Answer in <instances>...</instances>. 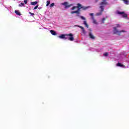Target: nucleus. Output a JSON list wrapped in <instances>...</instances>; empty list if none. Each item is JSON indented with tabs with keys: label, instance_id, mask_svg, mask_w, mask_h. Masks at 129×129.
Wrapping results in <instances>:
<instances>
[{
	"label": "nucleus",
	"instance_id": "nucleus-2",
	"mask_svg": "<svg viewBox=\"0 0 129 129\" xmlns=\"http://www.w3.org/2000/svg\"><path fill=\"white\" fill-rule=\"evenodd\" d=\"M106 0H103V1L100 3V9H101L102 12H103L104 11V7L105 6H107V5H108V3L106 1Z\"/></svg>",
	"mask_w": 129,
	"mask_h": 129
},
{
	"label": "nucleus",
	"instance_id": "nucleus-29",
	"mask_svg": "<svg viewBox=\"0 0 129 129\" xmlns=\"http://www.w3.org/2000/svg\"><path fill=\"white\" fill-rule=\"evenodd\" d=\"M30 15H31L32 16H35V14L32 13L31 12H29Z\"/></svg>",
	"mask_w": 129,
	"mask_h": 129
},
{
	"label": "nucleus",
	"instance_id": "nucleus-14",
	"mask_svg": "<svg viewBox=\"0 0 129 129\" xmlns=\"http://www.w3.org/2000/svg\"><path fill=\"white\" fill-rule=\"evenodd\" d=\"M37 4H38V2L35 1L34 2H31V5L32 6H35V5H37Z\"/></svg>",
	"mask_w": 129,
	"mask_h": 129
},
{
	"label": "nucleus",
	"instance_id": "nucleus-31",
	"mask_svg": "<svg viewBox=\"0 0 129 129\" xmlns=\"http://www.w3.org/2000/svg\"><path fill=\"white\" fill-rule=\"evenodd\" d=\"M94 3H95V4H96V3H98V0H95Z\"/></svg>",
	"mask_w": 129,
	"mask_h": 129
},
{
	"label": "nucleus",
	"instance_id": "nucleus-18",
	"mask_svg": "<svg viewBox=\"0 0 129 129\" xmlns=\"http://www.w3.org/2000/svg\"><path fill=\"white\" fill-rule=\"evenodd\" d=\"M103 56H105V57H106V56H108V53L105 52V53H103Z\"/></svg>",
	"mask_w": 129,
	"mask_h": 129
},
{
	"label": "nucleus",
	"instance_id": "nucleus-27",
	"mask_svg": "<svg viewBox=\"0 0 129 129\" xmlns=\"http://www.w3.org/2000/svg\"><path fill=\"white\" fill-rule=\"evenodd\" d=\"M104 21H105V18H103L102 20V22L103 23V24H104Z\"/></svg>",
	"mask_w": 129,
	"mask_h": 129
},
{
	"label": "nucleus",
	"instance_id": "nucleus-1",
	"mask_svg": "<svg viewBox=\"0 0 129 129\" xmlns=\"http://www.w3.org/2000/svg\"><path fill=\"white\" fill-rule=\"evenodd\" d=\"M67 37H70L68 38L69 41H74V37H73V34L72 33H70L68 34H61V35L58 36V38L60 39H64L65 40L67 39Z\"/></svg>",
	"mask_w": 129,
	"mask_h": 129
},
{
	"label": "nucleus",
	"instance_id": "nucleus-13",
	"mask_svg": "<svg viewBox=\"0 0 129 129\" xmlns=\"http://www.w3.org/2000/svg\"><path fill=\"white\" fill-rule=\"evenodd\" d=\"M15 14H16V15H18V16H21V13H20V12H19V11H18V10H15Z\"/></svg>",
	"mask_w": 129,
	"mask_h": 129
},
{
	"label": "nucleus",
	"instance_id": "nucleus-16",
	"mask_svg": "<svg viewBox=\"0 0 129 129\" xmlns=\"http://www.w3.org/2000/svg\"><path fill=\"white\" fill-rule=\"evenodd\" d=\"M76 8H77V6H74L73 8L71 9L72 11H74Z\"/></svg>",
	"mask_w": 129,
	"mask_h": 129
},
{
	"label": "nucleus",
	"instance_id": "nucleus-26",
	"mask_svg": "<svg viewBox=\"0 0 129 129\" xmlns=\"http://www.w3.org/2000/svg\"><path fill=\"white\" fill-rule=\"evenodd\" d=\"M54 6H55V4L54 3H52L51 4H50V7H54Z\"/></svg>",
	"mask_w": 129,
	"mask_h": 129
},
{
	"label": "nucleus",
	"instance_id": "nucleus-21",
	"mask_svg": "<svg viewBox=\"0 0 129 129\" xmlns=\"http://www.w3.org/2000/svg\"><path fill=\"white\" fill-rule=\"evenodd\" d=\"M25 4L21 3L20 4H19V7H23L24 6Z\"/></svg>",
	"mask_w": 129,
	"mask_h": 129
},
{
	"label": "nucleus",
	"instance_id": "nucleus-22",
	"mask_svg": "<svg viewBox=\"0 0 129 129\" xmlns=\"http://www.w3.org/2000/svg\"><path fill=\"white\" fill-rule=\"evenodd\" d=\"M78 27L79 28H80V29H81L82 30H83L84 29V27H82V26H81L80 25H78Z\"/></svg>",
	"mask_w": 129,
	"mask_h": 129
},
{
	"label": "nucleus",
	"instance_id": "nucleus-20",
	"mask_svg": "<svg viewBox=\"0 0 129 129\" xmlns=\"http://www.w3.org/2000/svg\"><path fill=\"white\" fill-rule=\"evenodd\" d=\"M47 4H46V7H48V6H49V5H50V1H47L46 2Z\"/></svg>",
	"mask_w": 129,
	"mask_h": 129
},
{
	"label": "nucleus",
	"instance_id": "nucleus-11",
	"mask_svg": "<svg viewBox=\"0 0 129 129\" xmlns=\"http://www.w3.org/2000/svg\"><path fill=\"white\" fill-rule=\"evenodd\" d=\"M89 7H82V5H81V9H82L83 11H86V10H87Z\"/></svg>",
	"mask_w": 129,
	"mask_h": 129
},
{
	"label": "nucleus",
	"instance_id": "nucleus-24",
	"mask_svg": "<svg viewBox=\"0 0 129 129\" xmlns=\"http://www.w3.org/2000/svg\"><path fill=\"white\" fill-rule=\"evenodd\" d=\"M24 3L25 5H27V4H28V0H24Z\"/></svg>",
	"mask_w": 129,
	"mask_h": 129
},
{
	"label": "nucleus",
	"instance_id": "nucleus-10",
	"mask_svg": "<svg viewBox=\"0 0 129 129\" xmlns=\"http://www.w3.org/2000/svg\"><path fill=\"white\" fill-rule=\"evenodd\" d=\"M50 33L51 34H52L53 36H57V33L54 30H50Z\"/></svg>",
	"mask_w": 129,
	"mask_h": 129
},
{
	"label": "nucleus",
	"instance_id": "nucleus-6",
	"mask_svg": "<svg viewBox=\"0 0 129 129\" xmlns=\"http://www.w3.org/2000/svg\"><path fill=\"white\" fill-rule=\"evenodd\" d=\"M77 6H77V8L78 10L76 11L78 12H77V15H79V14H80V9H82V8H81V4L78 3L77 4Z\"/></svg>",
	"mask_w": 129,
	"mask_h": 129
},
{
	"label": "nucleus",
	"instance_id": "nucleus-5",
	"mask_svg": "<svg viewBox=\"0 0 129 129\" xmlns=\"http://www.w3.org/2000/svg\"><path fill=\"white\" fill-rule=\"evenodd\" d=\"M90 32L89 33V37L92 40H94L95 39V36L93 35L92 34V32H91V30L90 29Z\"/></svg>",
	"mask_w": 129,
	"mask_h": 129
},
{
	"label": "nucleus",
	"instance_id": "nucleus-7",
	"mask_svg": "<svg viewBox=\"0 0 129 129\" xmlns=\"http://www.w3.org/2000/svg\"><path fill=\"white\" fill-rule=\"evenodd\" d=\"M117 14L118 15H122V17L123 18H126L127 17V15H126V14H124V12H120L119 11H118L117 12Z\"/></svg>",
	"mask_w": 129,
	"mask_h": 129
},
{
	"label": "nucleus",
	"instance_id": "nucleus-30",
	"mask_svg": "<svg viewBox=\"0 0 129 129\" xmlns=\"http://www.w3.org/2000/svg\"><path fill=\"white\" fill-rule=\"evenodd\" d=\"M89 15H90V16L92 17V18H93V13H90V14H89Z\"/></svg>",
	"mask_w": 129,
	"mask_h": 129
},
{
	"label": "nucleus",
	"instance_id": "nucleus-15",
	"mask_svg": "<svg viewBox=\"0 0 129 129\" xmlns=\"http://www.w3.org/2000/svg\"><path fill=\"white\" fill-rule=\"evenodd\" d=\"M125 5H128V0H123Z\"/></svg>",
	"mask_w": 129,
	"mask_h": 129
},
{
	"label": "nucleus",
	"instance_id": "nucleus-3",
	"mask_svg": "<svg viewBox=\"0 0 129 129\" xmlns=\"http://www.w3.org/2000/svg\"><path fill=\"white\" fill-rule=\"evenodd\" d=\"M113 30H114L113 34H117L118 36H120L121 33H126V31H125V30H121V31L117 30V29H116V27H114Z\"/></svg>",
	"mask_w": 129,
	"mask_h": 129
},
{
	"label": "nucleus",
	"instance_id": "nucleus-23",
	"mask_svg": "<svg viewBox=\"0 0 129 129\" xmlns=\"http://www.w3.org/2000/svg\"><path fill=\"white\" fill-rule=\"evenodd\" d=\"M92 19H93V23L94 24H96V20H94V18L93 17H92Z\"/></svg>",
	"mask_w": 129,
	"mask_h": 129
},
{
	"label": "nucleus",
	"instance_id": "nucleus-19",
	"mask_svg": "<svg viewBox=\"0 0 129 129\" xmlns=\"http://www.w3.org/2000/svg\"><path fill=\"white\" fill-rule=\"evenodd\" d=\"M78 13V11H73V12H71V14H72V15H73V14H77Z\"/></svg>",
	"mask_w": 129,
	"mask_h": 129
},
{
	"label": "nucleus",
	"instance_id": "nucleus-17",
	"mask_svg": "<svg viewBox=\"0 0 129 129\" xmlns=\"http://www.w3.org/2000/svg\"><path fill=\"white\" fill-rule=\"evenodd\" d=\"M82 30L83 34H84V35H85V34H86V32H85V30L84 29V28L83 29H82Z\"/></svg>",
	"mask_w": 129,
	"mask_h": 129
},
{
	"label": "nucleus",
	"instance_id": "nucleus-28",
	"mask_svg": "<svg viewBox=\"0 0 129 129\" xmlns=\"http://www.w3.org/2000/svg\"><path fill=\"white\" fill-rule=\"evenodd\" d=\"M116 28H120V25L119 24H116Z\"/></svg>",
	"mask_w": 129,
	"mask_h": 129
},
{
	"label": "nucleus",
	"instance_id": "nucleus-9",
	"mask_svg": "<svg viewBox=\"0 0 129 129\" xmlns=\"http://www.w3.org/2000/svg\"><path fill=\"white\" fill-rule=\"evenodd\" d=\"M117 66H118V67H122V68H124L125 67V66L122 64H121L120 62H118L117 63Z\"/></svg>",
	"mask_w": 129,
	"mask_h": 129
},
{
	"label": "nucleus",
	"instance_id": "nucleus-25",
	"mask_svg": "<svg viewBox=\"0 0 129 129\" xmlns=\"http://www.w3.org/2000/svg\"><path fill=\"white\" fill-rule=\"evenodd\" d=\"M38 7H39V5H37L34 8V10H37Z\"/></svg>",
	"mask_w": 129,
	"mask_h": 129
},
{
	"label": "nucleus",
	"instance_id": "nucleus-8",
	"mask_svg": "<svg viewBox=\"0 0 129 129\" xmlns=\"http://www.w3.org/2000/svg\"><path fill=\"white\" fill-rule=\"evenodd\" d=\"M81 18L82 19V20H84V25H85V27L88 28V24H87V22H86V21H85L86 19L83 16H81Z\"/></svg>",
	"mask_w": 129,
	"mask_h": 129
},
{
	"label": "nucleus",
	"instance_id": "nucleus-4",
	"mask_svg": "<svg viewBox=\"0 0 129 129\" xmlns=\"http://www.w3.org/2000/svg\"><path fill=\"white\" fill-rule=\"evenodd\" d=\"M68 4V2H65L63 3H62L61 5L64 6V9H69V8L73 6V4L69 5Z\"/></svg>",
	"mask_w": 129,
	"mask_h": 129
},
{
	"label": "nucleus",
	"instance_id": "nucleus-12",
	"mask_svg": "<svg viewBox=\"0 0 129 129\" xmlns=\"http://www.w3.org/2000/svg\"><path fill=\"white\" fill-rule=\"evenodd\" d=\"M102 12H103V11H102L101 9L100 12L96 13V16H101V15H102Z\"/></svg>",
	"mask_w": 129,
	"mask_h": 129
}]
</instances>
